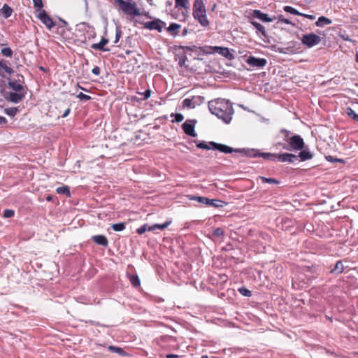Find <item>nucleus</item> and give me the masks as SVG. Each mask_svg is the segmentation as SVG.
<instances>
[{
    "label": "nucleus",
    "mask_w": 358,
    "mask_h": 358,
    "mask_svg": "<svg viewBox=\"0 0 358 358\" xmlns=\"http://www.w3.org/2000/svg\"><path fill=\"white\" fill-rule=\"evenodd\" d=\"M8 85L13 91H15L14 92H22L23 90L22 85L17 82L10 81L8 83Z\"/></svg>",
    "instance_id": "4be33fe9"
},
{
    "label": "nucleus",
    "mask_w": 358,
    "mask_h": 358,
    "mask_svg": "<svg viewBox=\"0 0 358 358\" xmlns=\"http://www.w3.org/2000/svg\"><path fill=\"white\" fill-rule=\"evenodd\" d=\"M187 30L186 29H185L183 30L182 35H184V36H185V35H186V34H187Z\"/></svg>",
    "instance_id": "e2e57ef3"
},
{
    "label": "nucleus",
    "mask_w": 358,
    "mask_h": 358,
    "mask_svg": "<svg viewBox=\"0 0 358 358\" xmlns=\"http://www.w3.org/2000/svg\"><path fill=\"white\" fill-rule=\"evenodd\" d=\"M176 1V7L177 8H183L185 9H189V0H175Z\"/></svg>",
    "instance_id": "a878e982"
},
{
    "label": "nucleus",
    "mask_w": 358,
    "mask_h": 358,
    "mask_svg": "<svg viewBox=\"0 0 358 358\" xmlns=\"http://www.w3.org/2000/svg\"><path fill=\"white\" fill-rule=\"evenodd\" d=\"M284 134V141L286 143L282 145V148L287 150H301L304 146L305 143L303 139L299 135L290 136V131L282 129L281 131Z\"/></svg>",
    "instance_id": "f03ea898"
},
{
    "label": "nucleus",
    "mask_w": 358,
    "mask_h": 358,
    "mask_svg": "<svg viewBox=\"0 0 358 358\" xmlns=\"http://www.w3.org/2000/svg\"><path fill=\"white\" fill-rule=\"evenodd\" d=\"M77 97L79 98L81 100H85V101H88V100L91 99V96H90L85 94H83L82 92H80L77 95Z\"/></svg>",
    "instance_id": "09e8293b"
},
{
    "label": "nucleus",
    "mask_w": 358,
    "mask_h": 358,
    "mask_svg": "<svg viewBox=\"0 0 358 358\" xmlns=\"http://www.w3.org/2000/svg\"><path fill=\"white\" fill-rule=\"evenodd\" d=\"M273 17H275V20H278V22L287 24H291L292 26H294L295 24H293L289 20L285 18L282 15H278V16H274Z\"/></svg>",
    "instance_id": "2f4dec72"
},
{
    "label": "nucleus",
    "mask_w": 358,
    "mask_h": 358,
    "mask_svg": "<svg viewBox=\"0 0 358 358\" xmlns=\"http://www.w3.org/2000/svg\"><path fill=\"white\" fill-rule=\"evenodd\" d=\"M120 9L125 14L138 16L140 15L139 10L136 8V4L124 0H115Z\"/></svg>",
    "instance_id": "7ed1b4c3"
},
{
    "label": "nucleus",
    "mask_w": 358,
    "mask_h": 358,
    "mask_svg": "<svg viewBox=\"0 0 358 358\" xmlns=\"http://www.w3.org/2000/svg\"><path fill=\"white\" fill-rule=\"evenodd\" d=\"M7 123V120L2 116H0V124H5Z\"/></svg>",
    "instance_id": "bf43d9fd"
},
{
    "label": "nucleus",
    "mask_w": 358,
    "mask_h": 358,
    "mask_svg": "<svg viewBox=\"0 0 358 358\" xmlns=\"http://www.w3.org/2000/svg\"><path fill=\"white\" fill-rule=\"evenodd\" d=\"M171 221H167L164 224H155L152 226H149L148 230L149 231H155V229L163 230L170 225Z\"/></svg>",
    "instance_id": "6ab92c4d"
},
{
    "label": "nucleus",
    "mask_w": 358,
    "mask_h": 358,
    "mask_svg": "<svg viewBox=\"0 0 358 358\" xmlns=\"http://www.w3.org/2000/svg\"><path fill=\"white\" fill-rule=\"evenodd\" d=\"M166 358H178L179 355L174 354H168L166 355Z\"/></svg>",
    "instance_id": "052dcab7"
},
{
    "label": "nucleus",
    "mask_w": 358,
    "mask_h": 358,
    "mask_svg": "<svg viewBox=\"0 0 358 358\" xmlns=\"http://www.w3.org/2000/svg\"><path fill=\"white\" fill-rule=\"evenodd\" d=\"M251 24L259 31L264 36H266V31L264 26L256 21H252Z\"/></svg>",
    "instance_id": "bb28decb"
},
{
    "label": "nucleus",
    "mask_w": 358,
    "mask_h": 358,
    "mask_svg": "<svg viewBox=\"0 0 358 358\" xmlns=\"http://www.w3.org/2000/svg\"><path fill=\"white\" fill-rule=\"evenodd\" d=\"M139 94L143 96V97L142 98L143 100H146L150 97L151 91H150V90H147L143 93H139Z\"/></svg>",
    "instance_id": "8fccbe9b"
},
{
    "label": "nucleus",
    "mask_w": 358,
    "mask_h": 358,
    "mask_svg": "<svg viewBox=\"0 0 358 358\" xmlns=\"http://www.w3.org/2000/svg\"><path fill=\"white\" fill-rule=\"evenodd\" d=\"M122 31L120 28H116V34H115V39L114 41L115 43H117L120 37L122 36Z\"/></svg>",
    "instance_id": "de8ad7c7"
},
{
    "label": "nucleus",
    "mask_w": 358,
    "mask_h": 358,
    "mask_svg": "<svg viewBox=\"0 0 358 358\" xmlns=\"http://www.w3.org/2000/svg\"><path fill=\"white\" fill-rule=\"evenodd\" d=\"M1 54L3 56L11 57L13 55V51L10 48H4L1 49Z\"/></svg>",
    "instance_id": "ea45409f"
},
{
    "label": "nucleus",
    "mask_w": 358,
    "mask_h": 358,
    "mask_svg": "<svg viewBox=\"0 0 358 358\" xmlns=\"http://www.w3.org/2000/svg\"><path fill=\"white\" fill-rule=\"evenodd\" d=\"M283 9L285 12L289 13L293 15H303V13H300L296 9H295L294 8L289 6H285L283 8Z\"/></svg>",
    "instance_id": "c756f323"
},
{
    "label": "nucleus",
    "mask_w": 358,
    "mask_h": 358,
    "mask_svg": "<svg viewBox=\"0 0 358 358\" xmlns=\"http://www.w3.org/2000/svg\"><path fill=\"white\" fill-rule=\"evenodd\" d=\"M329 162H340L341 159H334L332 156H328L326 157Z\"/></svg>",
    "instance_id": "4d7b16f0"
},
{
    "label": "nucleus",
    "mask_w": 358,
    "mask_h": 358,
    "mask_svg": "<svg viewBox=\"0 0 358 358\" xmlns=\"http://www.w3.org/2000/svg\"><path fill=\"white\" fill-rule=\"evenodd\" d=\"M356 61L358 62V55L356 56Z\"/></svg>",
    "instance_id": "69168bd1"
},
{
    "label": "nucleus",
    "mask_w": 358,
    "mask_h": 358,
    "mask_svg": "<svg viewBox=\"0 0 358 358\" xmlns=\"http://www.w3.org/2000/svg\"><path fill=\"white\" fill-rule=\"evenodd\" d=\"M246 63L252 67L263 68L266 66L267 61L264 58H257L250 55L246 59Z\"/></svg>",
    "instance_id": "0eeeda50"
},
{
    "label": "nucleus",
    "mask_w": 358,
    "mask_h": 358,
    "mask_svg": "<svg viewBox=\"0 0 358 358\" xmlns=\"http://www.w3.org/2000/svg\"><path fill=\"white\" fill-rule=\"evenodd\" d=\"M108 348L111 352L118 354L121 356H125L127 355L126 352L120 347L110 345Z\"/></svg>",
    "instance_id": "393cba45"
},
{
    "label": "nucleus",
    "mask_w": 358,
    "mask_h": 358,
    "mask_svg": "<svg viewBox=\"0 0 358 358\" xmlns=\"http://www.w3.org/2000/svg\"><path fill=\"white\" fill-rule=\"evenodd\" d=\"M196 146L199 148H201V149H205V150H210V149H213L212 146L209 144H206V143L204 142H202V143H199L196 145Z\"/></svg>",
    "instance_id": "c03bdc74"
},
{
    "label": "nucleus",
    "mask_w": 358,
    "mask_h": 358,
    "mask_svg": "<svg viewBox=\"0 0 358 358\" xmlns=\"http://www.w3.org/2000/svg\"><path fill=\"white\" fill-rule=\"evenodd\" d=\"M238 291L242 295H243L245 296H251V292L244 287L239 288Z\"/></svg>",
    "instance_id": "79ce46f5"
},
{
    "label": "nucleus",
    "mask_w": 358,
    "mask_h": 358,
    "mask_svg": "<svg viewBox=\"0 0 358 358\" xmlns=\"http://www.w3.org/2000/svg\"><path fill=\"white\" fill-rule=\"evenodd\" d=\"M164 22L160 20H155L144 23V27L150 30H157L161 32Z\"/></svg>",
    "instance_id": "1a4fd4ad"
},
{
    "label": "nucleus",
    "mask_w": 358,
    "mask_h": 358,
    "mask_svg": "<svg viewBox=\"0 0 358 358\" xmlns=\"http://www.w3.org/2000/svg\"><path fill=\"white\" fill-rule=\"evenodd\" d=\"M108 43V40L106 38H103L99 43L92 44V48L94 50L108 51L109 49L104 48V45H106Z\"/></svg>",
    "instance_id": "dca6fc26"
},
{
    "label": "nucleus",
    "mask_w": 358,
    "mask_h": 358,
    "mask_svg": "<svg viewBox=\"0 0 358 358\" xmlns=\"http://www.w3.org/2000/svg\"><path fill=\"white\" fill-rule=\"evenodd\" d=\"M181 27L180 24L176 23H171L167 28L168 32L173 36H176L178 30Z\"/></svg>",
    "instance_id": "5701e85b"
},
{
    "label": "nucleus",
    "mask_w": 358,
    "mask_h": 358,
    "mask_svg": "<svg viewBox=\"0 0 358 358\" xmlns=\"http://www.w3.org/2000/svg\"><path fill=\"white\" fill-rule=\"evenodd\" d=\"M46 200L48 201H50L52 200V196H48L47 198H46Z\"/></svg>",
    "instance_id": "680f3d73"
},
{
    "label": "nucleus",
    "mask_w": 358,
    "mask_h": 358,
    "mask_svg": "<svg viewBox=\"0 0 358 358\" xmlns=\"http://www.w3.org/2000/svg\"><path fill=\"white\" fill-rule=\"evenodd\" d=\"M301 41L303 45L308 48H312L318 45L321 42V38L319 36L312 33L303 35Z\"/></svg>",
    "instance_id": "20e7f679"
},
{
    "label": "nucleus",
    "mask_w": 358,
    "mask_h": 358,
    "mask_svg": "<svg viewBox=\"0 0 358 358\" xmlns=\"http://www.w3.org/2000/svg\"><path fill=\"white\" fill-rule=\"evenodd\" d=\"M182 129L184 132L192 137H195L196 136V134L194 131V125L192 124H190L186 121L184 122L182 125Z\"/></svg>",
    "instance_id": "ddd939ff"
},
{
    "label": "nucleus",
    "mask_w": 358,
    "mask_h": 358,
    "mask_svg": "<svg viewBox=\"0 0 358 358\" xmlns=\"http://www.w3.org/2000/svg\"><path fill=\"white\" fill-rule=\"evenodd\" d=\"M130 282L134 287H138L140 285L139 278L136 275H130Z\"/></svg>",
    "instance_id": "e433bc0d"
},
{
    "label": "nucleus",
    "mask_w": 358,
    "mask_h": 358,
    "mask_svg": "<svg viewBox=\"0 0 358 358\" xmlns=\"http://www.w3.org/2000/svg\"><path fill=\"white\" fill-rule=\"evenodd\" d=\"M57 192L59 194H66L70 196V191L67 186L59 187L57 188Z\"/></svg>",
    "instance_id": "473e14b6"
},
{
    "label": "nucleus",
    "mask_w": 358,
    "mask_h": 358,
    "mask_svg": "<svg viewBox=\"0 0 358 358\" xmlns=\"http://www.w3.org/2000/svg\"><path fill=\"white\" fill-rule=\"evenodd\" d=\"M182 104L184 107L192 108L195 107V104L193 103L192 99H185L182 101Z\"/></svg>",
    "instance_id": "4c0bfd02"
},
{
    "label": "nucleus",
    "mask_w": 358,
    "mask_h": 358,
    "mask_svg": "<svg viewBox=\"0 0 358 358\" xmlns=\"http://www.w3.org/2000/svg\"><path fill=\"white\" fill-rule=\"evenodd\" d=\"M13 10L7 4H4L0 10V13L5 17H9L12 14Z\"/></svg>",
    "instance_id": "412c9836"
},
{
    "label": "nucleus",
    "mask_w": 358,
    "mask_h": 358,
    "mask_svg": "<svg viewBox=\"0 0 358 358\" xmlns=\"http://www.w3.org/2000/svg\"><path fill=\"white\" fill-rule=\"evenodd\" d=\"M171 116H175V122H180L183 120L184 116L181 113H176L173 114L172 113Z\"/></svg>",
    "instance_id": "a18cd8bd"
},
{
    "label": "nucleus",
    "mask_w": 358,
    "mask_h": 358,
    "mask_svg": "<svg viewBox=\"0 0 358 358\" xmlns=\"http://www.w3.org/2000/svg\"><path fill=\"white\" fill-rule=\"evenodd\" d=\"M92 72L93 74L96 75V76H99L100 74V69L99 66H94L92 70Z\"/></svg>",
    "instance_id": "5fc2aeb1"
},
{
    "label": "nucleus",
    "mask_w": 358,
    "mask_h": 358,
    "mask_svg": "<svg viewBox=\"0 0 358 358\" xmlns=\"http://www.w3.org/2000/svg\"><path fill=\"white\" fill-rule=\"evenodd\" d=\"M36 16L49 30L55 26V24L52 18L46 13L44 10H38V13Z\"/></svg>",
    "instance_id": "423d86ee"
},
{
    "label": "nucleus",
    "mask_w": 358,
    "mask_h": 358,
    "mask_svg": "<svg viewBox=\"0 0 358 358\" xmlns=\"http://www.w3.org/2000/svg\"><path fill=\"white\" fill-rule=\"evenodd\" d=\"M33 3L34 8H36L38 11L42 10L43 7L42 0H33Z\"/></svg>",
    "instance_id": "a19ab883"
},
{
    "label": "nucleus",
    "mask_w": 358,
    "mask_h": 358,
    "mask_svg": "<svg viewBox=\"0 0 358 358\" xmlns=\"http://www.w3.org/2000/svg\"><path fill=\"white\" fill-rule=\"evenodd\" d=\"M344 271V266L341 261H338L334 267L330 271V273L334 275H339Z\"/></svg>",
    "instance_id": "a211bd4d"
},
{
    "label": "nucleus",
    "mask_w": 358,
    "mask_h": 358,
    "mask_svg": "<svg viewBox=\"0 0 358 358\" xmlns=\"http://www.w3.org/2000/svg\"><path fill=\"white\" fill-rule=\"evenodd\" d=\"M204 0H194V5H193V10H204L205 6L203 3Z\"/></svg>",
    "instance_id": "c85d7f7f"
},
{
    "label": "nucleus",
    "mask_w": 358,
    "mask_h": 358,
    "mask_svg": "<svg viewBox=\"0 0 358 358\" xmlns=\"http://www.w3.org/2000/svg\"><path fill=\"white\" fill-rule=\"evenodd\" d=\"M193 16L196 19L197 17H199V16H201L204 14H206V9L204 10H193Z\"/></svg>",
    "instance_id": "37998d69"
},
{
    "label": "nucleus",
    "mask_w": 358,
    "mask_h": 358,
    "mask_svg": "<svg viewBox=\"0 0 358 358\" xmlns=\"http://www.w3.org/2000/svg\"><path fill=\"white\" fill-rule=\"evenodd\" d=\"M224 234V231L221 228H217L213 231V236L220 237Z\"/></svg>",
    "instance_id": "3c124183"
},
{
    "label": "nucleus",
    "mask_w": 358,
    "mask_h": 358,
    "mask_svg": "<svg viewBox=\"0 0 358 358\" xmlns=\"http://www.w3.org/2000/svg\"><path fill=\"white\" fill-rule=\"evenodd\" d=\"M259 157H262L266 159L275 160L276 157V155L271 153H266V152H259Z\"/></svg>",
    "instance_id": "f704fd0d"
},
{
    "label": "nucleus",
    "mask_w": 358,
    "mask_h": 358,
    "mask_svg": "<svg viewBox=\"0 0 358 358\" xmlns=\"http://www.w3.org/2000/svg\"><path fill=\"white\" fill-rule=\"evenodd\" d=\"M345 113L354 120L358 122V115L354 111L353 109L348 107L345 110Z\"/></svg>",
    "instance_id": "7c9ffc66"
},
{
    "label": "nucleus",
    "mask_w": 358,
    "mask_h": 358,
    "mask_svg": "<svg viewBox=\"0 0 358 358\" xmlns=\"http://www.w3.org/2000/svg\"><path fill=\"white\" fill-rule=\"evenodd\" d=\"M259 152H257L256 150H248L247 152H245V155L250 157H259Z\"/></svg>",
    "instance_id": "49530a36"
},
{
    "label": "nucleus",
    "mask_w": 358,
    "mask_h": 358,
    "mask_svg": "<svg viewBox=\"0 0 358 358\" xmlns=\"http://www.w3.org/2000/svg\"><path fill=\"white\" fill-rule=\"evenodd\" d=\"M149 227H148L147 224H144L143 226H141L140 228H138L137 229V233L138 234H143V233H145L146 231H148V229Z\"/></svg>",
    "instance_id": "864d4df0"
},
{
    "label": "nucleus",
    "mask_w": 358,
    "mask_h": 358,
    "mask_svg": "<svg viewBox=\"0 0 358 358\" xmlns=\"http://www.w3.org/2000/svg\"><path fill=\"white\" fill-rule=\"evenodd\" d=\"M24 97V94L23 92H10L9 94L10 101L15 103L20 102Z\"/></svg>",
    "instance_id": "f3484780"
},
{
    "label": "nucleus",
    "mask_w": 358,
    "mask_h": 358,
    "mask_svg": "<svg viewBox=\"0 0 358 358\" xmlns=\"http://www.w3.org/2000/svg\"><path fill=\"white\" fill-rule=\"evenodd\" d=\"M5 113L9 116L13 117L16 115L18 110L15 107L8 108L4 110Z\"/></svg>",
    "instance_id": "72a5a7b5"
},
{
    "label": "nucleus",
    "mask_w": 358,
    "mask_h": 358,
    "mask_svg": "<svg viewBox=\"0 0 358 358\" xmlns=\"http://www.w3.org/2000/svg\"><path fill=\"white\" fill-rule=\"evenodd\" d=\"M92 239L95 243L100 245L107 246L108 244L106 237L103 235L93 236Z\"/></svg>",
    "instance_id": "2eb2a0df"
},
{
    "label": "nucleus",
    "mask_w": 358,
    "mask_h": 358,
    "mask_svg": "<svg viewBox=\"0 0 358 358\" xmlns=\"http://www.w3.org/2000/svg\"><path fill=\"white\" fill-rule=\"evenodd\" d=\"M259 178H260V180H262V181L263 182L272 183V184H278L279 183V182L274 178H265V177H262V176L259 177Z\"/></svg>",
    "instance_id": "58836bf2"
},
{
    "label": "nucleus",
    "mask_w": 358,
    "mask_h": 358,
    "mask_svg": "<svg viewBox=\"0 0 358 358\" xmlns=\"http://www.w3.org/2000/svg\"><path fill=\"white\" fill-rule=\"evenodd\" d=\"M331 20L326 17L321 16L318 18L317 21L315 22V24L318 27H322L324 25H328L331 24Z\"/></svg>",
    "instance_id": "aec40b11"
},
{
    "label": "nucleus",
    "mask_w": 358,
    "mask_h": 358,
    "mask_svg": "<svg viewBox=\"0 0 358 358\" xmlns=\"http://www.w3.org/2000/svg\"><path fill=\"white\" fill-rule=\"evenodd\" d=\"M301 16H304L305 17L309 19V20H315V16L313 15H308V14H303Z\"/></svg>",
    "instance_id": "6e6d98bb"
},
{
    "label": "nucleus",
    "mask_w": 358,
    "mask_h": 358,
    "mask_svg": "<svg viewBox=\"0 0 358 358\" xmlns=\"http://www.w3.org/2000/svg\"><path fill=\"white\" fill-rule=\"evenodd\" d=\"M196 20H198L200 24L203 27H206L209 25V21L207 18L206 13L199 16V17L196 18Z\"/></svg>",
    "instance_id": "cd10ccee"
},
{
    "label": "nucleus",
    "mask_w": 358,
    "mask_h": 358,
    "mask_svg": "<svg viewBox=\"0 0 358 358\" xmlns=\"http://www.w3.org/2000/svg\"><path fill=\"white\" fill-rule=\"evenodd\" d=\"M210 145L213 149L218 150L219 151L224 153H231L233 152H242L243 151L240 149H234L228 145L220 144L215 142H210Z\"/></svg>",
    "instance_id": "6e6552de"
},
{
    "label": "nucleus",
    "mask_w": 358,
    "mask_h": 358,
    "mask_svg": "<svg viewBox=\"0 0 358 358\" xmlns=\"http://www.w3.org/2000/svg\"><path fill=\"white\" fill-rule=\"evenodd\" d=\"M14 215V211L13 210H6L3 213V217L6 218L11 217Z\"/></svg>",
    "instance_id": "603ef678"
},
{
    "label": "nucleus",
    "mask_w": 358,
    "mask_h": 358,
    "mask_svg": "<svg viewBox=\"0 0 358 358\" xmlns=\"http://www.w3.org/2000/svg\"><path fill=\"white\" fill-rule=\"evenodd\" d=\"M208 108L212 114L222 119L225 123L230 122L234 114V109L228 101L222 99L210 101Z\"/></svg>",
    "instance_id": "f257e3e1"
},
{
    "label": "nucleus",
    "mask_w": 358,
    "mask_h": 358,
    "mask_svg": "<svg viewBox=\"0 0 358 358\" xmlns=\"http://www.w3.org/2000/svg\"><path fill=\"white\" fill-rule=\"evenodd\" d=\"M298 157H300L301 161H306L312 159L313 155L308 150H302L299 152Z\"/></svg>",
    "instance_id": "b1692460"
},
{
    "label": "nucleus",
    "mask_w": 358,
    "mask_h": 358,
    "mask_svg": "<svg viewBox=\"0 0 358 358\" xmlns=\"http://www.w3.org/2000/svg\"><path fill=\"white\" fill-rule=\"evenodd\" d=\"M252 16L264 22H271L275 20V17H270L267 14L264 13L259 10H253Z\"/></svg>",
    "instance_id": "9b49d317"
},
{
    "label": "nucleus",
    "mask_w": 358,
    "mask_h": 358,
    "mask_svg": "<svg viewBox=\"0 0 358 358\" xmlns=\"http://www.w3.org/2000/svg\"><path fill=\"white\" fill-rule=\"evenodd\" d=\"M191 200L197 201L199 203H203L206 206H210L214 207H222L224 202L219 199H209L203 196H192Z\"/></svg>",
    "instance_id": "39448f33"
},
{
    "label": "nucleus",
    "mask_w": 358,
    "mask_h": 358,
    "mask_svg": "<svg viewBox=\"0 0 358 358\" xmlns=\"http://www.w3.org/2000/svg\"><path fill=\"white\" fill-rule=\"evenodd\" d=\"M201 358H208L207 355H203Z\"/></svg>",
    "instance_id": "0e129e2a"
},
{
    "label": "nucleus",
    "mask_w": 358,
    "mask_h": 358,
    "mask_svg": "<svg viewBox=\"0 0 358 358\" xmlns=\"http://www.w3.org/2000/svg\"><path fill=\"white\" fill-rule=\"evenodd\" d=\"M112 228L115 231H121L125 229V224L122 222L113 224Z\"/></svg>",
    "instance_id": "c9c22d12"
},
{
    "label": "nucleus",
    "mask_w": 358,
    "mask_h": 358,
    "mask_svg": "<svg viewBox=\"0 0 358 358\" xmlns=\"http://www.w3.org/2000/svg\"><path fill=\"white\" fill-rule=\"evenodd\" d=\"M212 49L213 51L216 53H218L219 55L223 56L224 57L231 60L234 59V55L231 52L229 51V49L228 48H224V47H220V46H214L212 47Z\"/></svg>",
    "instance_id": "9d476101"
},
{
    "label": "nucleus",
    "mask_w": 358,
    "mask_h": 358,
    "mask_svg": "<svg viewBox=\"0 0 358 358\" xmlns=\"http://www.w3.org/2000/svg\"><path fill=\"white\" fill-rule=\"evenodd\" d=\"M70 108H68L65 110V111L64 112V113L62 115V117H66V116H68V115L70 113Z\"/></svg>",
    "instance_id": "13d9d810"
},
{
    "label": "nucleus",
    "mask_w": 358,
    "mask_h": 358,
    "mask_svg": "<svg viewBox=\"0 0 358 358\" xmlns=\"http://www.w3.org/2000/svg\"><path fill=\"white\" fill-rule=\"evenodd\" d=\"M3 72L10 75L13 73V70L7 65L6 61L0 60V76L1 77H5Z\"/></svg>",
    "instance_id": "4468645a"
},
{
    "label": "nucleus",
    "mask_w": 358,
    "mask_h": 358,
    "mask_svg": "<svg viewBox=\"0 0 358 358\" xmlns=\"http://www.w3.org/2000/svg\"><path fill=\"white\" fill-rule=\"evenodd\" d=\"M275 159H278L280 162H294L295 159H297V155L291 153H283L276 155Z\"/></svg>",
    "instance_id": "f8f14e48"
}]
</instances>
